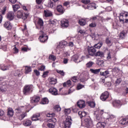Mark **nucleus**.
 I'll return each instance as SVG.
<instances>
[{
    "label": "nucleus",
    "mask_w": 128,
    "mask_h": 128,
    "mask_svg": "<svg viewBox=\"0 0 128 128\" xmlns=\"http://www.w3.org/2000/svg\"><path fill=\"white\" fill-rule=\"evenodd\" d=\"M4 28H6V30H12V24H10V21H6L5 22V23L4 24Z\"/></svg>",
    "instance_id": "15"
},
{
    "label": "nucleus",
    "mask_w": 128,
    "mask_h": 128,
    "mask_svg": "<svg viewBox=\"0 0 128 128\" xmlns=\"http://www.w3.org/2000/svg\"><path fill=\"white\" fill-rule=\"evenodd\" d=\"M40 114H34L32 116V120L34 121L38 120H40Z\"/></svg>",
    "instance_id": "25"
},
{
    "label": "nucleus",
    "mask_w": 128,
    "mask_h": 128,
    "mask_svg": "<svg viewBox=\"0 0 128 128\" xmlns=\"http://www.w3.org/2000/svg\"><path fill=\"white\" fill-rule=\"evenodd\" d=\"M56 10L58 12H60L61 14H62L64 12V11L66 10H64V8L62 6V5L58 6L56 7Z\"/></svg>",
    "instance_id": "16"
},
{
    "label": "nucleus",
    "mask_w": 128,
    "mask_h": 128,
    "mask_svg": "<svg viewBox=\"0 0 128 128\" xmlns=\"http://www.w3.org/2000/svg\"><path fill=\"white\" fill-rule=\"evenodd\" d=\"M86 21L84 19H80L78 21L79 24H80V26H86Z\"/></svg>",
    "instance_id": "34"
},
{
    "label": "nucleus",
    "mask_w": 128,
    "mask_h": 128,
    "mask_svg": "<svg viewBox=\"0 0 128 128\" xmlns=\"http://www.w3.org/2000/svg\"><path fill=\"white\" fill-rule=\"evenodd\" d=\"M14 54H18V50L16 47L14 46L13 48Z\"/></svg>",
    "instance_id": "64"
},
{
    "label": "nucleus",
    "mask_w": 128,
    "mask_h": 128,
    "mask_svg": "<svg viewBox=\"0 0 128 128\" xmlns=\"http://www.w3.org/2000/svg\"><path fill=\"white\" fill-rule=\"evenodd\" d=\"M61 24L62 28H68V20L66 19L61 20Z\"/></svg>",
    "instance_id": "18"
},
{
    "label": "nucleus",
    "mask_w": 128,
    "mask_h": 128,
    "mask_svg": "<svg viewBox=\"0 0 128 128\" xmlns=\"http://www.w3.org/2000/svg\"><path fill=\"white\" fill-rule=\"evenodd\" d=\"M112 72H120V69L118 68H114L112 70Z\"/></svg>",
    "instance_id": "62"
},
{
    "label": "nucleus",
    "mask_w": 128,
    "mask_h": 128,
    "mask_svg": "<svg viewBox=\"0 0 128 128\" xmlns=\"http://www.w3.org/2000/svg\"><path fill=\"white\" fill-rule=\"evenodd\" d=\"M40 100V96H34L30 98V102L31 104H38Z\"/></svg>",
    "instance_id": "10"
},
{
    "label": "nucleus",
    "mask_w": 128,
    "mask_h": 128,
    "mask_svg": "<svg viewBox=\"0 0 128 128\" xmlns=\"http://www.w3.org/2000/svg\"><path fill=\"white\" fill-rule=\"evenodd\" d=\"M108 74H110V72L108 70H106L104 72H100V75L103 76H106Z\"/></svg>",
    "instance_id": "42"
},
{
    "label": "nucleus",
    "mask_w": 128,
    "mask_h": 128,
    "mask_svg": "<svg viewBox=\"0 0 128 128\" xmlns=\"http://www.w3.org/2000/svg\"><path fill=\"white\" fill-rule=\"evenodd\" d=\"M78 114H79L80 118H84V116H86V112L84 111H79Z\"/></svg>",
    "instance_id": "30"
},
{
    "label": "nucleus",
    "mask_w": 128,
    "mask_h": 128,
    "mask_svg": "<svg viewBox=\"0 0 128 128\" xmlns=\"http://www.w3.org/2000/svg\"><path fill=\"white\" fill-rule=\"evenodd\" d=\"M6 18L8 20H12L14 18V12H10L7 14Z\"/></svg>",
    "instance_id": "13"
},
{
    "label": "nucleus",
    "mask_w": 128,
    "mask_h": 128,
    "mask_svg": "<svg viewBox=\"0 0 128 128\" xmlns=\"http://www.w3.org/2000/svg\"><path fill=\"white\" fill-rule=\"evenodd\" d=\"M50 60H56V57L54 55H51L49 56Z\"/></svg>",
    "instance_id": "55"
},
{
    "label": "nucleus",
    "mask_w": 128,
    "mask_h": 128,
    "mask_svg": "<svg viewBox=\"0 0 128 128\" xmlns=\"http://www.w3.org/2000/svg\"><path fill=\"white\" fill-rule=\"evenodd\" d=\"M106 44H108V46H112V42L110 38H106Z\"/></svg>",
    "instance_id": "41"
},
{
    "label": "nucleus",
    "mask_w": 128,
    "mask_h": 128,
    "mask_svg": "<svg viewBox=\"0 0 128 128\" xmlns=\"http://www.w3.org/2000/svg\"><path fill=\"white\" fill-rule=\"evenodd\" d=\"M46 116L48 118H54V116H56V114H54V113H46Z\"/></svg>",
    "instance_id": "47"
},
{
    "label": "nucleus",
    "mask_w": 128,
    "mask_h": 128,
    "mask_svg": "<svg viewBox=\"0 0 128 128\" xmlns=\"http://www.w3.org/2000/svg\"><path fill=\"white\" fill-rule=\"evenodd\" d=\"M4 112L0 110V120H4Z\"/></svg>",
    "instance_id": "43"
},
{
    "label": "nucleus",
    "mask_w": 128,
    "mask_h": 128,
    "mask_svg": "<svg viewBox=\"0 0 128 128\" xmlns=\"http://www.w3.org/2000/svg\"><path fill=\"white\" fill-rule=\"evenodd\" d=\"M120 82H122V79L120 78L116 79L115 82L116 84V86L118 85Z\"/></svg>",
    "instance_id": "56"
},
{
    "label": "nucleus",
    "mask_w": 128,
    "mask_h": 128,
    "mask_svg": "<svg viewBox=\"0 0 128 128\" xmlns=\"http://www.w3.org/2000/svg\"><path fill=\"white\" fill-rule=\"evenodd\" d=\"M48 80L50 84H56V82H58V80L54 78H48Z\"/></svg>",
    "instance_id": "21"
},
{
    "label": "nucleus",
    "mask_w": 128,
    "mask_h": 128,
    "mask_svg": "<svg viewBox=\"0 0 128 128\" xmlns=\"http://www.w3.org/2000/svg\"><path fill=\"white\" fill-rule=\"evenodd\" d=\"M107 118H106V120H107V122L108 124H113V122H114L116 120V116L114 114H110L107 113L106 114Z\"/></svg>",
    "instance_id": "5"
},
{
    "label": "nucleus",
    "mask_w": 128,
    "mask_h": 128,
    "mask_svg": "<svg viewBox=\"0 0 128 128\" xmlns=\"http://www.w3.org/2000/svg\"><path fill=\"white\" fill-rule=\"evenodd\" d=\"M120 22L122 24H128V12L122 11L120 14Z\"/></svg>",
    "instance_id": "1"
},
{
    "label": "nucleus",
    "mask_w": 128,
    "mask_h": 128,
    "mask_svg": "<svg viewBox=\"0 0 128 128\" xmlns=\"http://www.w3.org/2000/svg\"><path fill=\"white\" fill-rule=\"evenodd\" d=\"M113 106L115 108H120L122 103L120 100H116L113 102Z\"/></svg>",
    "instance_id": "19"
},
{
    "label": "nucleus",
    "mask_w": 128,
    "mask_h": 128,
    "mask_svg": "<svg viewBox=\"0 0 128 128\" xmlns=\"http://www.w3.org/2000/svg\"><path fill=\"white\" fill-rule=\"evenodd\" d=\"M81 2L84 4H90V0H82Z\"/></svg>",
    "instance_id": "50"
},
{
    "label": "nucleus",
    "mask_w": 128,
    "mask_h": 128,
    "mask_svg": "<svg viewBox=\"0 0 128 128\" xmlns=\"http://www.w3.org/2000/svg\"><path fill=\"white\" fill-rule=\"evenodd\" d=\"M112 51H109L107 54H106V60H110V59L112 58Z\"/></svg>",
    "instance_id": "28"
},
{
    "label": "nucleus",
    "mask_w": 128,
    "mask_h": 128,
    "mask_svg": "<svg viewBox=\"0 0 128 128\" xmlns=\"http://www.w3.org/2000/svg\"><path fill=\"white\" fill-rule=\"evenodd\" d=\"M25 72L24 74H30L32 72V67L28 66H25Z\"/></svg>",
    "instance_id": "33"
},
{
    "label": "nucleus",
    "mask_w": 128,
    "mask_h": 128,
    "mask_svg": "<svg viewBox=\"0 0 128 128\" xmlns=\"http://www.w3.org/2000/svg\"><path fill=\"white\" fill-rule=\"evenodd\" d=\"M106 123L104 122H99L96 124L97 128H104L106 126Z\"/></svg>",
    "instance_id": "26"
},
{
    "label": "nucleus",
    "mask_w": 128,
    "mask_h": 128,
    "mask_svg": "<svg viewBox=\"0 0 128 128\" xmlns=\"http://www.w3.org/2000/svg\"><path fill=\"white\" fill-rule=\"evenodd\" d=\"M20 4H16L15 5H12V8L14 12H16L20 8Z\"/></svg>",
    "instance_id": "38"
},
{
    "label": "nucleus",
    "mask_w": 128,
    "mask_h": 128,
    "mask_svg": "<svg viewBox=\"0 0 128 128\" xmlns=\"http://www.w3.org/2000/svg\"><path fill=\"white\" fill-rule=\"evenodd\" d=\"M72 117L70 116H67L66 118V120H64L62 124L63 128H70V126H72Z\"/></svg>",
    "instance_id": "3"
},
{
    "label": "nucleus",
    "mask_w": 128,
    "mask_h": 128,
    "mask_svg": "<svg viewBox=\"0 0 128 128\" xmlns=\"http://www.w3.org/2000/svg\"><path fill=\"white\" fill-rule=\"evenodd\" d=\"M120 124H122L123 126H127V124H128V118H122L120 120Z\"/></svg>",
    "instance_id": "22"
},
{
    "label": "nucleus",
    "mask_w": 128,
    "mask_h": 128,
    "mask_svg": "<svg viewBox=\"0 0 128 128\" xmlns=\"http://www.w3.org/2000/svg\"><path fill=\"white\" fill-rule=\"evenodd\" d=\"M82 88H84V85H82L80 84H78L77 86L78 90H80V89Z\"/></svg>",
    "instance_id": "60"
},
{
    "label": "nucleus",
    "mask_w": 128,
    "mask_h": 128,
    "mask_svg": "<svg viewBox=\"0 0 128 128\" xmlns=\"http://www.w3.org/2000/svg\"><path fill=\"white\" fill-rule=\"evenodd\" d=\"M40 104H48V99L47 98H43Z\"/></svg>",
    "instance_id": "39"
},
{
    "label": "nucleus",
    "mask_w": 128,
    "mask_h": 128,
    "mask_svg": "<svg viewBox=\"0 0 128 128\" xmlns=\"http://www.w3.org/2000/svg\"><path fill=\"white\" fill-rule=\"evenodd\" d=\"M24 126H32V121L29 120H25L23 122Z\"/></svg>",
    "instance_id": "20"
},
{
    "label": "nucleus",
    "mask_w": 128,
    "mask_h": 128,
    "mask_svg": "<svg viewBox=\"0 0 128 128\" xmlns=\"http://www.w3.org/2000/svg\"><path fill=\"white\" fill-rule=\"evenodd\" d=\"M87 50L89 56H95L96 52V50L94 46H88L87 48Z\"/></svg>",
    "instance_id": "8"
},
{
    "label": "nucleus",
    "mask_w": 128,
    "mask_h": 128,
    "mask_svg": "<svg viewBox=\"0 0 128 128\" xmlns=\"http://www.w3.org/2000/svg\"><path fill=\"white\" fill-rule=\"evenodd\" d=\"M91 4V6L92 7V10H96V4L95 3L90 4Z\"/></svg>",
    "instance_id": "57"
},
{
    "label": "nucleus",
    "mask_w": 128,
    "mask_h": 128,
    "mask_svg": "<svg viewBox=\"0 0 128 128\" xmlns=\"http://www.w3.org/2000/svg\"><path fill=\"white\" fill-rule=\"evenodd\" d=\"M72 80L73 82H78V77L74 76L72 78Z\"/></svg>",
    "instance_id": "54"
},
{
    "label": "nucleus",
    "mask_w": 128,
    "mask_h": 128,
    "mask_svg": "<svg viewBox=\"0 0 128 128\" xmlns=\"http://www.w3.org/2000/svg\"><path fill=\"white\" fill-rule=\"evenodd\" d=\"M72 86V81L70 80H68L66 82L63 84V86Z\"/></svg>",
    "instance_id": "36"
},
{
    "label": "nucleus",
    "mask_w": 128,
    "mask_h": 128,
    "mask_svg": "<svg viewBox=\"0 0 128 128\" xmlns=\"http://www.w3.org/2000/svg\"><path fill=\"white\" fill-rule=\"evenodd\" d=\"M48 92L52 96H58V89L56 88H51L48 90Z\"/></svg>",
    "instance_id": "12"
},
{
    "label": "nucleus",
    "mask_w": 128,
    "mask_h": 128,
    "mask_svg": "<svg viewBox=\"0 0 128 128\" xmlns=\"http://www.w3.org/2000/svg\"><path fill=\"white\" fill-rule=\"evenodd\" d=\"M28 14H24L22 10H19L17 12L16 16L17 18H22L23 20H26V18H28Z\"/></svg>",
    "instance_id": "7"
},
{
    "label": "nucleus",
    "mask_w": 128,
    "mask_h": 128,
    "mask_svg": "<svg viewBox=\"0 0 128 128\" xmlns=\"http://www.w3.org/2000/svg\"><path fill=\"white\" fill-rule=\"evenodd\" d=\"M0 70H10V66H6L4 64H0Z\"/></svg>",
    "instance_id": "24"
},
{
    "label": "nucleus",
    "mask_w": 128,
    "mask_h": 128,
    "mask_svg": "<svg viewBox=\"0 0 128 128\" xmlns=\"http://www.w3.org/2000/svg\"><path fill=\"white\" fill-rule=\"evenodd\" d=\"M2 48V50H4V52H6V45L4 44L1 46V48Z\"/></svg>",
    "instance_id": "59"
},
{
    "label": "nucleus",
    "mask_w": 128,
    "mask_h": 128,
    "mask_svg": "<svg viewBox=\"0 0 128 128\" xmlns=\"http://www.w3.org/2000/svg\"><path fill=\"white\" fill-rule=\"evenodd\" d=\"M8 116L11 117L14 116V110H12V108H9L8 109Z\"/></svg>",
    "instance_id": "27"
},
{
    "label": "nucleus",
    "mask_w": 128,
    "mask_h": 128,
    "mask_svg": "<svg viewBox=\"0 0 128 128\" xmlns=\"http://www.w3.org/2000/svg\"><path fill=\"white\" fill-rule=\"evenodd\" d=\"M81 76H82V78H84V80H88V78H90V74H88V72H84L83 74H82Z\"/></svg>",
    "instance_id": "32"
},
{
    "label": "nucleus",
    "mask_w": 128,
    "mask_h": 128,
    "mask_svg": "<svg viewBox=\"0 0 128 128\" xmlns=\"http://www.w3.org/2000/svg\"><path fill=\"white\" fill-rule=\"evenodd\" d=\"M34 86L32 84L26 85L24 87L23 94L25 96H28V94H30L32 92V88Z\"/></svg>",
    "instance_id": "4"
},
{
    "label": "nucleus",
    "mask_w": 128,
    "mask_h": 128,
    "mask_svg": "<svg viewBox=\"0 0 128 128\" xmlns=\"http://www.w3.org/2000/svg\"><path fill=\"white\" fill-rule=\"evenodd\" d=\"M72 60H74V62H76V61L78 60V54H75L72 56Z\"/></svg>",
    "instance_id": "46"
},
{
    "label": "nucleus",
    "mask_w": 128,
    "mask_h": 128,
    "mask_svg": "<svg viewBox=\"0 0 128 128\" xmlns=\"http://www.w3.org/2000/svg\"><path fill=\"white\" fill-rule=\"evenodd\" d=\"M103 43L102 42H98L97 44H95L94 46V48H100L102 46Z\"/></svg>",
    "instance_id": "37"
},
{
    "label": "nucleus",
    "mask_w": 128,
    "mask_h": 128,
    "mask_svg": "<svg viewBox=\"0 0 128 128\" xmlns=\"http://www.w3.org/2000/svg\"><path fill=\"white\" fill-rule=\"evenodd\" d=\"M45 70H46V66H41L38 68L39 70H42V71H44Z\"/></svg>",
    "instance_id": "63"
},
{
    "label": "nucleus",
    "mask_w": 128,
    "mask_h": 128,
    "mask_svg": "<svg viewBox=\"0 0 128 128\" xmlns=\"http://www.w3.org/2000/svg\"><path fill=\"white\" fill-rule=\"evenodd\" d=\"M77 106L80 108H84L86 106V102L83 100H80L77 102Z\"/></svg>",
    "instance_id": "14"
},
{
    "label": "nucleus",
    "mask_w": 128,
    "mask_h": 128,
    "mask_svg": "<svg viewBox=\"0 0 128 128\" xmlns=\"http://www.w3.org/2000/svg\"><path fill=\"white\" fill-rule=\"evenodd\" d=\"M44 14L46 18H48L52 16V12L48 10H44Z\"/></svg>",
    "instance_id": "23"
},
{
    "label": "nucleus",
    "mask_w": 128,
    "mask_h": 128,
    "mask_svg": "<svg viewBox=\"0 0 128 128\" xmlns=\"http://www.w3.org/2000/svg\"><path fill=\"white\" fill-rule=\"evenodd\" d=\"M56 72L58 74H61V76H64V70H57Z\"/></svg>",
    "instance_id": "53"
},
{
    "label": "nucleus",
    "mask_w": 128,
    "mask_h": 128,
    "mask_svg": "<svg viewBox=\"0 0 128 128\" xmlns=\"http://www.w3.org/2000/svg\"><path fill=\"white\" fill-rule=\"evenodd\" d=\"M64 114H66V116L68 114H70V108L65 109Z\"/></svg>",
    "instance_id": "51"
},
{
    "label": "nucleus",
    "mask_w": 128,
    "mask_h": 128,
    "mask_svg": "<svg viewBox=\"0 0 128 128\" xmlns=\"http://www.w3.org/2000/svg\"><path fill=\"white\" fill-rule=\"evenodd\" d=\"M36 28L40 30H44V21L42 18H38L36 25Z\"/></svg>",
    "instance_id": "9"
},
{
    "label": "nucleus",
    "mask_w": 128,
    "mask_h": 128,
    "mask_svg": "<svg viewBox=\"0 0 128 128\" xmlns=\"http://www.w3.org/2000/svg\"><path fill=\"white\" fill-rule=\"evenodd\" d=\"M3 86H2V84H0V90L2 92H6V90L4 88Z\"/></svg>",
    "instance_id": "52"
},
{
    "label": "nucleus",
    "mask_w": 128,
    "mask_h": 128,
    "mask_svg": "<svg viewBox=\"0 0 128 128\" xmlns=\"http://www.w3.org/2000/svg\"><path fill=\"white\" fill-rule=\"evenodd\" d=\"M97 64L100 66H104V62L102 60H98Z\"/></svg>",
    "instance_id": "40"
},
{
    "label": "nucleus",
    "mask_w": 128,
    "mask_h": 128,
    "mask_svg": "<svg viewBox=\"0 0 128 128\" xmlns=\"http://www.w3.org/2000/svg\"><path fill=\"white\" fill-rule=\"evenodd\" d=\"M84 124L88 128H92L94 126V122L90 117H88L84 120Z\"/></svg>",
    "instance_id": "6"
},
{
    "label": "nucleus",
    "mask_w": 128,
    "mask_h": 128,
    "mask_svg": "<svg viewBox=\"0 0 128 128\" xmlns=\"http://www.w3.org/2000/svg\"><path fill=\"white\" fill-rule=\"evenodd\" d=\"M47 126L50 128H54V124H52V123H48L47 124Z\"/></svg>",
    "instance_id": "58"
},
{
    "label": "nucleus",
    "mask_w": 128,
    "mask_h": 128,
    "mask_svg": "<svg viewBox=\"0 0 128 128\" xmlns=\"http://www.w3.org/2000/svg\"><path fill=\"white\" fill-rule=\"evenodd\" d=\"M40 36L39 40L40 42H46L48 40V36L46 35V32L44 30H40L39 32Z\"/></svg>",
    "instance_id": "2"
},
{
    "label": "nucleus",
    "mask_w": 128,
    "mask_h": 128,
    "mask_svg": "<svg viewBox=\"0 0 128 128\" xmlns=\"http://www.w3.org/2000/svg\"><path fill=\"white\" fill-rule=\"evenodd\" d=\"M128 34V30H123L122 32L120 34V38L122 40V38H124L126 36V34Z\"/></svg>",
    "instance_id": "17"
},
{
    "label": "nucleus",
    "mask_w": 128,
    "mask_h": 128,
    "mask_svg": "<svg viewBox=\"0 0 128 128\" xmlns=\"http://www.w3.org/2000/svg\"><path fill=\"white\" fill-rule=\"evenodd\" d=\"M88 106H90V108H94V106H96V103L94 102H88Z\"/></svg>",
    "instance_id": "44"
},
{
    "label": "nucleus",
    "mask_w": 128,
    "mask_h": 128,
    "mask_svg": "<svg viewBox=\"0 0 128 128\" xmlns=\"http://www.w3.org/2000/svg\"><path fill=\"white\" fill-rule=\"evenodd\" d=\"M90 72H92V74H99V72H100V68L98 69H90Z\"/></svg>",
    "instance_id": "31"
},
{
    "label": "nucleus",
    "mask_w": 128,
    "mask_h": 128,
    "mask_svg": "<svg viewBox=\"0 0 128 128\" xmlns=\"http://www.w3.org/2000/svg\"><path fill=\"white\" fill-rule=\"evenodd\" d=\"M48 6L49 8H54V2H52V1H50L48 3Z\"/></svg>",
    "instance_id": "61"
},
{
    "label": "nucleus",
    "mask_w": 128,
    "mask_h": 128,
    "mask_svg": "<svg viewBox=\"0 0 128 128\" xmlns=\"http://www.w3.org/2000/svg\"><path fill=\"white\" fill-rule=\"evenodd\" d=\"M54 108L56 112H60L62 110V108L60 105H56Z\"/></svg>",
    "instance_id": "45"
},
{
    "label": "nucleus",
    "mask_w": 128,
    "mask_h": 128,
    "mask_svg": "<svg viewBox=\"0 0 128 128\" xmlns=\"http://www.w3.org/2000/svg\"><path fill=\"white\" fill-rule=\"evenodd\" d=\"M109 96H110V94H108V91H106L103 92L100 95V98L101 100H102V102H105V100H106L108 98Z\"/></svg>",
    "instance_id": "11"
},
{
    "label": "nucleus",
    "mask_w": 128,
    "mask_h": 128,
    "mask_svg": "<svg viewBox=\"0 0 128 128\" xmlns=\"http://www.w3.org/2000/svg\"><path fill=\"white\" fill-rule=\"evenodd\" d=\"M84 8H85V10H92V5L90 4L84 6Z\"/></svg>",
    "instance_id": "48"
},
{
    "label": "nucleus",
    "mask_w": 128,
    "mask_h": 128,
    "mask_svg": "<svg viewBox=\"0 0 128 128\" xmlns=\"http://www.w3.org/2000/svg\"><path fill=\"white\" fill-rule=\"evenodd\" d=\"M94 64V62L92 61H90L86 63V68H92Z\"/></svg>",
    "instance_id": "35"
},
{
    "label": "nucleus",
    "mask_w": 128,
    "mask_h": 128,
    "mask_svg": "<svg viewBox=\"0 0 128 128\" xmlns=\"http://www.w3.org/2000/svg\"><path fill=\"white\" fill-rule=\"evenodd\" d=\"M96 56H100V58H104V54L102 52L98 51L95 54Z\"/></svg>",
    "instance_id": "29"
},
{
    "label": "nucleus",
    "mask_w": 128,
    "mask_h": 128,
    "mask_svg": "<svg viewBox=\"0 0 128 128\" xmlns=\"http://www.w3.org/2000/svg\"><path fill=\"white\" fill-rule=\"evenodd\" d=\"M48 122H54H54H56V118H52L48 119Z\"/></svg>",
    "instance_id": "49"
}]
</instances>
